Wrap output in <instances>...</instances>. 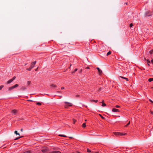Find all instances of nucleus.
<instances>
[{
    "mask_svg": "<svg viewBox=\"0 0 153 153\" xmlns=\"http://www.w3.org/2000/svg\"><path fill=\"white\" fill-rule=\"evenodd\" d=\"M36 62V61H35L32 62L31 63V64L30 67L29 68H27V70L29 71H30L31 70V69L32 68L34 67V66L35 65Z\"/></svg>",
    "mask_w": 153,
    "mask_h": 153,
    "instance_id": "obj_1",
    "label": "nucleus"
},
{
    "mask_svg": "<svg viewBox=\"0 0 153 153\" xmlns=\"http://www.w3.org/2000/svg\"><path fill=\"white\" fill-rule=\"evenodd\" d=\"M113 134L116 136H118L120 135H124L126 134V133H121L119 132H114Z\"/></svg>",
    "mask_w": 153,
    "mask_h": 153,
    "instance_id": "obj_2",
    "label": "nucleus"
},
{
    "mask_svg": "<svg viewBox=\"0 0 153 153\" xmlns=\"http://www.w3.org/2000/svg\"><path fill=\"white\" fill-rule=\"evenodd\" d=\"M19 86V85L18 84H16L14 86H11L10 87H9L8 88V91H11L13 89H14V88L17 87Z\"/></svg>",
    "mask_w": 153,
    "mask_h": 153,
    "instance_id": "obj_3",
    "label": "nucleus"
},
{
    "mask_svg": "<svg viewBox=\"0 0 153 153\" xmlns=\"http://www.w3.org/2000/svg\"><path fill=\"white\" fill-rule=\"evenodd\" d=\"M65 103L68 104V105H64V106L65 108H67L68 106H72V104L70 102H65Z\"/></svg>",
    "mask_w": 153,
    "mask_h": 153,
    "instance_id": "obj_4",
    "label": "nucleus"
},
{
    "mask_svg": "<svg viewBox=\"0 0 153 153\" xmlns=\"http://www.w3.org/2000/svg\"><path fill=\"white\" fill-rule=\"evenodd\" d=\"M145 15L146 16H151V13L150 12L148 11L146 12L145 13Z\"/></svg>",
    "mask_w": 153,
    "mask_h": 153,
    "instance_id": "obj_5",
    "label": "nucleus"
},
{
    "mask_svg": "<svg viewBox=\"0 0 153 153\" xmlns=\"http://www.w3.org/2000/svg\"><path fill=\"white\" fill-rule=\"evenodd\" d=\"M98 71V73H99V74L100 75L102 73V71L99 68L97 67V68H96Z\"/></svg>",
    "mask_w": 153,
    "mask_h": 153,
    "instance_id": "obj_6",
    "label": "nucleus"
},
{
    "mask_svg": "<svg viewBox=\"0 0 153 153\" xmlns=\"http://www.w3.org/2000/svg\"><path fill=\"white\" fill-rule=\"evenodd\" d=\"M11 112L15 115H16V114L17 113V111L16 110H13L11 111Z\"/></svg>",
    "mask_w": 153,
    "mask_h": 153,
    "instance_id": "obj_7",
    "label": "nucleus"
},
{
    "mask_svg": "<svg viewBox=\"0 0 153 153\" xmlns=\"http://www.w3.org/2000/svg\"><path fill=\"white\" fill-rule=\"evenodd\" d=\"M112 111L113 112H118L119 111L118 109H115V108H113L112 110Z\"/></svg>",
    "mask_w": 153,
    "mask_h": 153,
    "instance_id": "obj_8",
    "label": "nucleus"
},
{
    "mask_svg": "<svg viewBox=\"0 0 153 153\" xmlns=\"http://www.w3.org/2000/svg\"><path fill=\"white\" fill-rule=\"evenodd\" d=\"M42 151L43 152H47V149L46 148L42 150Z\"/></svg>",
    "mask_w": 153,
    "mask_h": 153,
    "instance_id": "obj_9",
    "label": "nucleus"
},
{
    "mask_svg": "<svg viewBox=\"0 0 153 153\" xmlns=\"http://www.w3.org/2000/svg\"><path fill=\"white\" fill-rule=\"evenodd\" d=\"M52 153H61V152L59 151H53L52 152Z\"/></svg>",
    "mask_w": 153,
    "mask_h": 153,
    "instance_id": "obj_10",
    "label": "nucleus"
},
{
    "mask_svg": "<svg viewBox=\"0 0 153 153\" xmlns=\"http://www.w3.org/2000/svg\"><path fill=\"white\" fill-rule=\"evenodd\" d=\"M13 81L11 79H10L9 80H8L7 82V84H10L11 82H12Z\"/></svg>",
    "mask_w": 153,
    "mask_h": 153,
    "instance_id": "obj_11",
    "label": "nucleus"
},
{
    "mask_svg": "<svg viewBox=\"0 0 153 153\" xmlns=\"http://www.w3.org/2000/svg\"><path fill=\"white\" fill-rule=\"evenodd\" d=\"M120 77L123 78V79H125L126 80V81H128V78H126L125 77H124L123 76H120Z\"/></svg>",
    "mask_w": 153,
    "mask_h": 153,
    "instance_id": "obj_12",
    "label": "nucleus"
},
{
    "mask_svg": "<svg viewBox=\"0 0 153 153\" xmlns=\"http://www.w3.org/2000/svg\"><path fill=\"white\" fill-rule=\"evenodd\" d=\"M51 86L52 87H56V85H55L54 84H51Z\"/></svg>",
    "mask_w": 153,
    "mask_h": 153,
    "instance_id": "obj_13",
    "label": "nucleus"
},
{
    "mask_svg": "<svg viewBox=\"0 0 153 153\" xmlns=\"http://www.w3.org/2000/svg\"><path fill=\"white\" fill-rule=\"evenodd\" d=\"M147 63L148 65H149V64L150 63V61L149 60V59H147Z\"/></svg>",
    "mask_w": 153,
    "mask_h": 153,
    "instance_id": "obj_14",
    "label": "nucleus"
},
{
    "mask_svg": "<svg viewBox=\"0 0 153 153\" xmlns=\"http://www.w3.org/2000/svg\"><path fill=\"white\" fill-rule=\"evenodd\" d=\"M14 133L16 135H20L17 132V131H15L14 132Z\"/></svg>",
    "mask_w": 153,
    "mask_h": 153,
    "instance_id": "obj_15",
    "label": "nucleus"
},
{
    "mask_svg": "<svg viewBox=\"0 0 153 153\" xmlns=\"http://www.w3.org/2000/svg\"><path fill=\"white\" fill-rule=\"evenodd\" d=\"M106 105V104L103 102V101L102 102V106L103 107L105 106Z\"/></svg>",
    "mask_w": 153,
    "mask_h": 153,
    "instance_id": "obj_16",
    "label": "nucleus"
},
{
    "mask_svg": "<svg viewBox=\"0 0 153 153\" xmlns=\"http://www.w3.org/2000/svg\"><path fill=\"white\" fill-rule=\"evenodd\" d=\"M59 136L61 137H66L67 136L66 135H62V134H59Z\"/></svg>",
    "mask_w": 153,
    "mask_h": 153,
    "instance_id": "obj_17",
    "label": "nucleus"
},
{
    "mask_svg": "<svg viewBox=\"0 0 153 153\" xmlns=\"http://www.w3.org/2000/svg\"><path fill=\"white\" fill-rule=\"evenodd\" d=\"M153 80V78H149L148 80L149 81V82H151Z\"/></svg>",
    "mask_w": 153,
    "mask_h": 153,
    "instance_id": "obj_18",
    "label": "nucleus"
},
{
    "mask_svg": "<svg viewBox=\"0 0 153 153\" xmlns=\"http://www.w3.org/2000/svg\"><path fill=\"white\" fill-rule=\"evenodd\" d=\"M82 126L83 128H85L86 126L85 123H83L82 125Z\"/></svg>",
    "mask_w": 153,
    "mask_h": 153,
    "instance_id": "obj_19",
    "label": "nucleus"
},
{
    "mask_svg": "<svg viewBox=\"0 0 153 153\" xmlns=\"http://www.w3.org/2000/svg\"><path fill=\"white\" fill-rule=\"evenodd\" d=\"M111 53V52L110 51H109L108 52V53L107 54V56H108Z\"/></svg>",
    "mask_w": 153,
    "mask_h": 153,
    "instance_id": "obj_20",
    "label": "nucleus"
},
{
    "mask_svg": "<svg viewBox=\"0 0 153 153\" xmlns=\"http://www.w3.org/2000/svg\"><path fill=\"white\" fill-rule=\"evenodd\" d=\"M149 53L151 54H152L153 53V49L151 50L150 51H149Z\"/></svg>",
    "mask_w": 153,
    "mask_h": 153,
    "instance_id": "obj_21",
    "label": "nucleus"
},
{
    "mask_svg": "<svg viewBox=\"0 0 153 153\" xmlns=\"http://www.w3.org/2000/svg\"><path fill=\"white\" fill-rule=\"evenodd\" d=\"M31 82L30 81H28L27 82V84L29 85L30 84Z\"/></svg>",
    "mask_w": 153,
    "mask_h": 153,
    "instance_id": "obj_22",
    "label": "nucleus"
},
{
    "mask_svg": "<svg viewBox=\"0 0 153 153\" xmlns=\"http://www.w3.org/2000/svg\"><path fill=\"white\" fill-rule=\"evenodd\" d=\"M4 86L3 85H1L0 86V90L2 89V88Z\"/></svg>",
    "mask_w": 153,
    "mask_h": 153,
    "instance_id": "obj_23",
    "label": "nucleus"
},
{
    "mask_svg": "<svg viewBox=\"0 0 153 153\" xmlns=\"http://www.w3.org/2000/svg\"><path fill=\"white\" fill-rule=\"evenodd\" d=\"M99 115L100 116V117L102 119H105V117H102L101 114H99Z\"/></svg>",
    "mask_w": 153,
    "mask_h": 153,
    "instance_id": "obj_24",
    "label": "nucleus"
},
{
    "mask_svg": "<svg viewBox=\"0 0 153 153\" xmlns=\"http://www.w3.org/2000/svg\"><path fill=\"white\" fill-rule=\"evenodd\" d=\"M91 102H92V101H94V102H98V100H91Z\"/></svg>",
    "mask_w": 153,
    "mask_h": 153,
    "instance_id": "obj_25",
    "label": "nucleus"
},
{
    "mask_svg": "<svg viewBox=\"0 0 153 153\" xmlns=\"http://www.w3.org/2000/svg\"><path fill=\"white\" fill-rule=\"evenodd\" d=\"M23 137L22 136H21V137H17V138H16L15 140H17L18 139H19V138L22 137Z\"/></svg>",
    "mask_w": 153,
    "mask_h": 153,
    "instance_id": "obj_26",
    "label": "nucleus"
},
{
    "mask_svg": "<svg viewBox=\"0 0 153 153\" xmlns=\"http://www.w3.org/2000/svg\"><path fill=\"white\" fill-rule=\"evenodd\" d=\"M37 104L39 105H41V103L39 102H38L37 103Z\"/></svg>",
    "mask_w": 153,
    "mask_h": 153,
    "instance_id": "obj_27",
    "label": "nucleus"
},
{
    "mask_svg": "<svg viewBox=\"0 0 153 153\" xmlns=\"http://www.w3.org/2000/svg\"><path fill=\"white\" fill-rule=\"evenodd\" d=\"M73 123L74 124L76 122V120L74 119H73Z\"/></svg>",
    "mask_w": 153,
    "mask_h": 153,
    "instance_id": "obj_28",
    "label": "nucleus"
},
{
    "mask_svg": "<svg viewBox=\"0 0 153 153\" xmlns=\"http://www.w3.org/2000/svg\"><path fill=\"white\" fill-rule=\"evenodd\" d=\"M16 78V76H14L13 77L12 79H11L13 81Z\"/></svg>",
    "mask_w": 153,
    "mask_h": 153,
    "instance_id": "obj_29",
    "label": "nucleus"
},
{
    "mask_svg": "<svg viewBox=\"0 0 153 153\" xmlns=\"http://www.w3.org/2000/svg\"><path fill=\"white\" fill-rule=\"evenodd\" d=\"M130 123V122H129L125 126L126 127H127L128 126Z\"/></svg>",
    "mask_w": 153,
    "mask_h": 153,
    "instance_id": "obj_30",
    "label": "nucleus"
},
{
    "mask_svg": "<svg viewBox=\"0 0 153 153\" xmlns=\"http://www.w3.org/2000/svg\"><path fill=\"white\" fill-rule=\"evenodd\" d=\"M21 89L23 90H24L26 89V88L25 87H22V88H21Z\"/></svg>",
    "mask_w": 153,
    "mask_h": 153,
    "instance_id": "obj_31",
    "label": "nucleus"
},
{
    "mask_svg": "<svg viewBox=\"0 0 153 153\" xmlns=\"http://www.w3.org/2000/svg\"><path fill=\"white\" fill-rule=\"evenodd\" d=\"M77 70V68L75 69L74 70V72H73L72 73H74Z\"/></svg>",
    "mask_w": 153,
    "mask_h": 153,
    "instance_id": "obj_32",
    "label": "nucleus"
},
{
    "mask_svg": "<svg viewBox=\"0 0 153 153\" xmlns=\"http://www.w3.org/2000/svg\"><path fill=\"white\" fill-rule=\"evenodd\" d=\"M87 152H91V151L90 149H87Z\"/></svg>",
    "mask_w": 153,
    "mask_h": 153,
    "instance_id": "obj_33",
    "label": "nucleus"
},
{
    "mask_svg": "<svg viewBox=\"0 0 153 153\" xmlns=\"http://www.w3.org/2000/svg\"><path fill=\"white\" fill-rule=\"evenodd\" d=\"M115 107L117 108H119L120 107V106L118 105H116Z\"/></svg>",
    "mask_w": 153,
    "mask_h": 153,
    "instance_id": "obj_34",
    "label": "nucleus"
},
{
    "mask_svg": "<svg viewBox=\"0 0 153 153\" xmlns=\"http://www.w3.org/2000/svg\"><path fill=\"white\" fill-rule=\"evenodd\" d=\"M133 24H132V23H131V24H130V27H132L133 26Z\"/></svg>",
    "mask_w": 153,
    "mask_h": 153,
    "instance_id": "obj_35",
    "label": "nucleus"
},
{
    "mask_svg": "<svg viewBox=\"0 0 153 153\" xmlns=\"http://www.w3.org/2000/svg\"><path fill=\"white\" fill-rule=\"evenodd\" d=\"M101 89H102L101 88H100L98 90V91H101Z\"/></svg>",
    "mask_w": 153,
    "mask_h": 153,
    "instance_id": "obj_36",
    "label": "nucleus"
},
{
    "mask_svg": "<svg viewBox=\"0 0 153 153\" xmlns=\"http://www.w3.org/2000/svg\"><path fill=\"white\" fill-rule=\"evenodd\" d=\"M149 100L150 102H151L152 103H153V101H152L150 99Z\"/></svg>",
    "mask_w": 153,
    "mask_h": 153,
    "instance_id": "obj_37",
    "label": "nucleus"
},
{
    "mask_svg": "<svg viewBox=\"0 0 153 153\" xmlns=\"http://www.w3.org/2000/svg\"><path fill=\"white\" fill-rule=\"evenodd\" d=\"M61 89H64V87H61Z\"/></svg>",
    "mask_w": 153,
    "mask_h": 153,
    "instance_id": "obj_38",
    "label": "nucleus"
},
{
    "mask_svg": "<svg viewBox=\"0 0 153 153\" xmlns=\"http://www.w3.org/2000/svg\"><path fill=\"white\" fill-rule=\"evenodd\" d=\"M79 95H76V97H79Z\"/></svg>",
    "mask_w": 153,
    "mask_h": 153,
    "instance_id": "obj_39",
    "label": "nucleus"
},
{
    "mask_svg": "<svg viewBox=\"0 0 153 153\" xmlns=\"http://www.w3.org/2000/svg\"><path fill=\"white\" fill-rule=\"evenodd\" d=\"M152 63H153V59H152L151 61Z\"/></svg>",
    "mask_w": 153,
    "mask_h": 153,
    "instance_id": "obj_40",
    "label": "nucleus"
},
{
    "mask_svg": "<svg viewBox=\"0 0 153 153\" xmlns=\"http://www.w3.org/2000/svg\"><path fill=\"white\" fill-rule=\"evenodd\" d=\"M151 113L152 114H153V111H151Z\"/></svg>",
    "mask_w": 153,
    "mask_h": 153,
    "instance_id": "obj_41",
    "label": "nucleus"
},
{
    "mask_svg": "<svg viewBox=\"0 0 153 153\" xmlns=\"http://www.w3.org/2000/svg\"><path fill=\"white\" fill-rule=\"evenodd\" d=\"M28 101H31V102L33 101L32 100H28Z\"/></svg>",
    "mask_w": 153,
    "mask_h": 153,
    "instance_id": "obj_42",
    "label": "nucleus"
},
{
    "mask_svg": "<svg viewBox=\"0 0 153 153\" xmlns=\"http://www.w3.org/2000/svg\"><path fill=\"white\" fill-rule=\"evenodd\" d=\"M21 131H22V132L23 131V129H21Z\"/></svg>",
    "mask_w": 153,
    "mask_h": 153,
    "instance_id": "obj_43",
    "label": "nucleus"
},
{
    "mask_svg": "<svg viewBox=\"0 0 153 153\" xmlns=\"http://www.w3.org/2000/svg\"><path fill=\"white\" fill-rule=\"evenodd\" d=\"M38 68V67L36 69H35V71H37Z\"/></svg>",
    "mask_w": 153,
    "mask_h": 153,
    "instance_id": "obj_44",
    "label": "nucleus"
},
{
    "mask_svg": "<svg viewBox=\"0 0 153 153\" xmlns=\"http://www.w3.org/2000/svg\"><path fill=\"white\" fill-rule=\"evenodd\" d=\"M69 137L70 138H71V139L73 138V137Z\"/></svg>",
    "mask_w": 153,
    "mask_h": 153,
    "instance_id": "obj_45",
    "label": "nucleus"
},
{
    "mask_svg": "<svg viewBox=\"0 0 153 153\" xmlns=\"http://www.w3.org/2000/svg\"><path fill=\"white\" fill-rule=\"evenodd\" d=\"M88 68H88H88V67H87V68Z\"/></svg>",
    "mask_w": 153,
    "mask_h": 153,
    "instance_id": "obj_46",
    "label": "nucleus"
},
{
    "mask_svg": "<svg viewBox=\"0 0 153 153\" xmlns=\"http://www.w3.org/2000/svg\"><path fill=\"white\" fill-rule=\"evenodd\" d=\"M85 121H87V120H85Z\"/></svg>",
    "mask_w": 153,
    "mask_h": 153,
    "instance_id": "obj_47",
    "label": "nucleus"
},
{
    "mask_svg": "<svg viewBox=\"0 0 153 153\" xmlns=\"http://www.w3.org/2000/svg\"><path fill=\"white\" fill-rule=\"evenodd\" d=\"M152 88H153V87H152Z\"/></svg>",
    "mask_w": 153,
    "mask_h": 153,
    "instance_id": "obj_48",
    "label": "nucleus"
}]
</instances>
